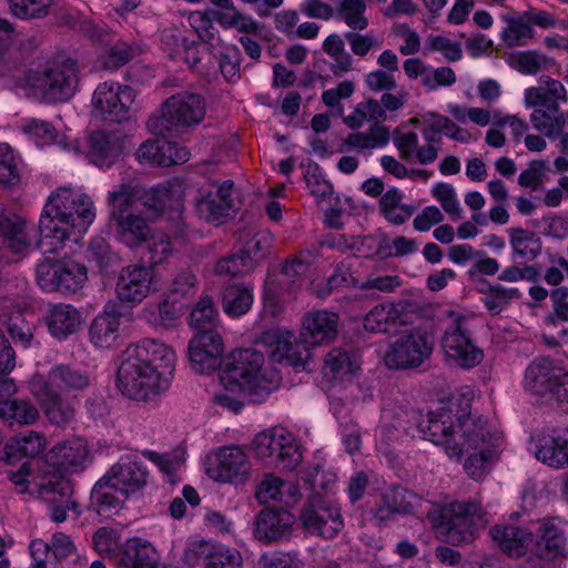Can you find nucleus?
<instances>
[{
  "label": "nucleus",
  "instance_id": "f257e3e1",
  "mask_svg": "<svg viewBox=\"0 0 568 568\" xmlns=\"http://www.w3.org/2000/svg\"><path fill=\"white\" fill-rule=\"evenodd\" d=\"M92 199L68 187H60L51 194L39 220L38 230L42 237L64 243L78 241L95 219Z\"/></svg>",
  "mask_w": 568,
  "mask_h": 568
},
{
  "label": "nucleus",
  "instance_id": "f03ea898",
  "mask_svg": "<svg viewBox=\"0 0 568 568\" xmlns=\"http://www.w3.org/2000/svg\"><path fill=\"white\" fill-rule=\"evenodd\" d=\"M264 354L254 348L230 353L220 372V381L226 390L245 393L252 402H263L281 383L277 371L264 367Z\"/></svg>",
  "mask_w": 568,
  "mask_h": 568
},
{
  "label": "nucleus",
  "instance_id": "7ed1b4c3",
  "mask_svg": "<svg viewBox=\"0 0 568 568\" xmlns=\"http://www.w3.org/2000/svg\"><path fill=\"white\" fill-rule=\"evenodd\" d=\"M304 479L313 491L300 514L303 527L311 534L327 539L334 538L344 527V521L339 508L326 495L317 491V488L323 491L331 490L335 484V476L331 475V478L324 480V471L317 465L306 471Z\"/></svg>",
  "mask_w": 568,
  "mask_h": 568
},
{
  "label": "nucleus",
  "instance_id": "20e7f679",
  "mask_svg": "<svg viewBox=\"0 0 568 568\" xmlns=\"http://www.w3.org/2000/svg\"><path fill=\"white\" fill-rule=\"evenodd\" d=\"M434 528L453 545H467L475 540L479 528L487 523L481 506L475 501H454L435 507L427 515Z\"/></svg>",
  "mask_w": 568,
  "mask_h": 568
},
{
  "label": "nucleus",
  "instance_id": "39448f33",
  "mask_svg": "<svg viewBox=\"0 0 568 568\" xmlns=\"http://www.w3.org/2000/svg\"><path fill=\"white\" fill-rule=\"evenodd\" d=\"M434 528L453 545H467L475 540L479 528L487 523L481 506L475 501H454L435 507L427 515Z\"/></svg>",
  "mask_w": 568,
  "mask_h": 568
},
{
  "label": "nucleus",
  "instance_id": "423d86ee",
  "mask_svg": "<svg viewBox=\"0 0 568 568\" xmlns=\"http://www.w3.org/2000/svg\"><path fill=\"white\" fill-rule=\"evenodd\" d=\"M204 115V99L200 94L183 91L168 98L161 106V114L150 116L146 126L155 135L168 136L197 125Z\"/></svg>",
  "mask_w": 568,
  "mask_h": 568
},
{
  "label": "nucleus",
  "instance_id": "0eeeda50",
  "mask_svg": "<svg viewBox=\"0 0 568 568\" xmlns=\"http://www.w3.org/2000/svg\"><path fill=\"white\" fill-rule=\"evenodd\" d=\"M124 356L116 375L118 387L123 395L135 400H148L168 387L170 378L156 368Z\"/></svg>",
  "mask_w": 568,
  "mask_h": 568
},
{
  "label": "nucleus",
  "instance_id": "6e6552de",
  "mask_svg": "<svg viewBox=\"0 0 568 568\" xmlns=\"http://www.w3.org/2000/svg\"><path fill=\"white\" fill-rule=\"evenodd\" d=\"M525 388L535 395L568 404V373L550 357L534 359L525 372Z\"/></svg>",
  "mask_w": 568,
  "mask_h": 568
},
{
  "label": "nucleus",
  "instance_id": "1a4fd4ad",
  "mask_svg": "<svg viewBox=\"0 0 568 568\" xmlns=\"http://www.w3.org/2000/svg\"><path fill=\"white\" fill-rule=\"evenodd\" d=\"M36 278L45 292L75 293L87 283L88 271L71 258L45 257L37 264Z\"/></svg>",
  "mask_w": 568,
  "mask_h": 568
},
{
  "label": "nucleus",
  "instance_id": "9d476101",
  "mask_svg": "<svg viewBox=\"0 0 568 568\" xmlns=\"http://www.w3.org/2000/svg\"><path fill=\"white\" fill-rule=\"evenodd\" d=\"M28 82L48 102L67 101L74 94L79 83L77 62L64 60L54 63L42 73H31Z\"/></svg>",
  "mask_w": 568,
  "mask_h": 568
},
{
  "label": "nucleus",
  "instance_id": "9b49d317",
  "mask_svg": "<svg viewBox=\"0 0 568 568\" xmlns=\"http://www.w3.org/2000/svg\"><path fill=\"white\" fill-rule=\"evenodd\" d=\"M501 444V436L491 432L487 419L464 416L458 418V435L453 445H448V456L459 458L464 453L499 454Z\"/></svg>",
  "mask_w": 568,
  "mask_h": 568
},
{
  "label": "nucleus",
  "instance_id": "f8f14e48",
  "mask_svg": "<svg viewBox=\"0 0 568 568\" xmlns=\"http://www.w3.org/2000/svg\"><path fill=\"white\" fill-rule=\"evenodd\" d=\"M255 456L277 468L293 470L302 462L300 446L284 429L257 434L252 443Z\"/></svg>",
  "mask_w": 568,
  "mask_h": 568
},
{
  "label": "nucleus",
  "instance_id": "ddd939ff",
  "mask_svg": "<svg viewBox=\"0 0 568 568\" xmlns=\"http://www.w3.org/2000/svg\"><path fill=\"white\" fill-rule=\"evenodd\" d=\"M135 98L136 93L130 85L103 82L93 93L92 105L103 120L121 123L131 119Z\"/></svg>",
  "mask_w": 568,
  "mask_h": 568
},
{
  "label": "nucleus",
  "instance_id": "4468645a",
  "mask_svg": "<svg viewBox=\"0 0 568 568\" xmlns=\"http://www.w3.org/2000/svg\"><path fill=\"white\" fill-rule=\"evenodd\" d=\"M433 351L428 336L417 329L402 332L386 352L384 361L389 368H414L430 356Z\"/></svg>",
  "mask_w": 568,
  "mask_h": 568
},
{
  "label": "nucleus",
  "instance_id": "2eb2a0df",
  "mask_svg": "<svg viewBox=\"0 0 568 568\" xmlns=\"http://www.w3.org/2000/svg\"><path fill=\"white\" fill-rule=\"evenodd\" d=\"M274 363L292 366L297 371L307 368L311 359V347L304 338L298 339L288 331L274 329L261 337Z\"/></svg>",
  "mask_w": 568,
  "mask_h": 568
},
{
  "label": "nucleus",
  "instance_id": "dca6fc26",
  "mask_svg": "<svg viewBox=\"0 0 568 568\" xmlns=\"http://www.w3.org/2000/svg\"><path fill=\"white\" fill-rule=\"evenodd\" d=\"M506 28L500 33V39L507 48L527 45L535 38V30L531 26L540 28H554L557 24L555 17L538 9H529L517 16H503Z\"/></svg>",
  "mask_w": 568,
  "mask_h": 568
},
{
  "label": "nucleus",
  "instance_id": "f3484780",
  "mask_svg": "<svg viewBox=\"0 0 568 568\" xmlns=\"http://www.w3.org/2000/svg\"><path fill=\"white\" fill-rule=\"evenodd\" d=\"M442 347L452 364L470 368L478 365L483 358V352L473 343L465 318H457L446 329L442 338Z\"/></svg>",
  "mask_w": 568,
  "mask_h": 568
},
{
  "label": "nucleus",
  "instance_id": "a211bd4d",
  "mask_svg": "<svg viewBox=\"0 0 568 568\" xmlns=\"http://www.w3.org/2000/svg\"><path fill=\"white\" fill-rule=\"evenodd\" d=\"M183 561L191 568H242L243 564L236 549L204 540L190 544Z\"/></svg>",
  "mask_w": 568,
  "mask_h": 568
},
{
  "label": "nucleus",
  "instance_id": "6ab92c4d",
  "mask_svg": "<svg viewBox=\"0 0 568 568\" xmlns=\"http://www.w3.org/2000/svg\"><path fill=\"white\" fill-rule=\"evenodd\" d=\"M531 545V555L546 561L567 558L568 541L562 520L558 517L540 519Z\"/></svg>",
  "mask_w": 568,
  "mask_h": 568
},
{
  "label": "nucleus",
  "instance_id": "aec40b11",
  "mask_svg": "<svg viewBox=\"0 0 568 568\" xmlns=\"http://www.w3.org/2000/svg\"><path fill=\"white\" fill-rule=\"evenodd\" d=\"M223 353V341L215 329H202L189 343L190 363L199 374H210L217 369Z\"/></svg>",
  "mask_w": 568,
  "mask_h": 568
},
{
  "label": "nucleus",
  "instance_id": "412c9836",
  "mask_svg": "<svg viewBox=\"0 0 568 568\" xmlns=\"http://www.w3.org/2000/svg\"><path fill=\"white\" fill-rule=\"evenodd\" d=\"M233 186L231 180H226L220 185L211 183L207 186H202L195 199L197 214L210 223L222 224L233 206L231 196Z\"/></svg>",
  "mask_w": 568,
  "mask_h": 568
},
{
  "label": "nucleus",
  "instance_id": "4be33fe9",
  "mask_svg": "<svg viewBox=\"0 0 568 568\" xmlns=\"http://www.w3.org/2000/svg\"><path fill=\"white\" fill-rule=\"evenodd\" d=\"M250 460L243 449L236 446L220 448L207 474L222 483L243 484L250 474Z\"/></svg>",
  "mask_w": 568,
  "mask_h": 568
},
{
  "label": "nucleus",
  "instance_id": "5701e85b",
  "mask_svg": "<svg viewBox=\"0 0 568 568\" xmlns=\"http://www.w3.org/2000/svg\"><path fill=\"white\" fill-rule=\"evenodd\" d=\"M36 486L40 497L53 505L52 519L55 523H63L68 510L75 507V503L71 500L73 491L71 481L64 476L52 474L40 477Z\"/></svg>",
  "mask_w": 568,
  "mask_h": 568
},
{
  "label": "nucleus",
  "instance_id": "b1692460",
  "mask_svg": "<svg viewBox=\"0 0 568 568\" xmlns=\"http://www.w3.org/2000/svg\"><path fill=\"white\" fill-rule=\"evenodd\" d=\"M152 268L144 265H128L120 271L115 284L118 298L122 303H141L151 291Z\"/></svg>",
  "mask_w": 568,
  "mask_h": 568
},
{
  "label": "nucleus",
  "instance_id": "393cba45",
  "mask_svg": "<svg viewBox=\"0 0 568 568\" xmlns=\"http://www.w3.org/2000/svg\"><path fill=\"white\" fill-rule=\"evenodd\" d=\"M129 355L144 365L156 368L164 376L171 378L175 365V353L166 344L155 339L144 338L134 346L128 347Z\"/></svg>",
  "mask_w": 568,
  "mask_h": 568
},
{
  "label": "nucleus",
  "instance_id": "a878e982",
  "mask_svg": "<svg viewBox=\"0 0 568 568\" xmlns=\"http://www.w3.org/2000/svg\"><path fill=\"white\" fill-rule=\"evenodd\" d=\"M89 449L82 439H72L54 445L45 455V463L62 473H79L85 468Z\"/></svg>",
  "mask_w": 568,
  "mask_h": 568
},
{
  "label": "nucleus",
  "instance_id": "bb28decb",
  "mask_svg": "<svg viewBox=\"0 0 568 568\" xmlns=\"http://www.w3.org/2000/svg\"><path fill=\"white\" fill-rule=\"evenodd\" d=\"M125 135L120 132L95 131L89 138V159L99 168L112 166L124 152Z\"/></svg>",
  "mask_w": 568,
  "mask_h": 568
},
{
  "label": "nucleus",
  "instance_id": "cd10ccee",
  "mask_svg": "<svg viewBox=\"0 0 568 568\" xmlns=\"http://www.w3.org/2000/svg\"><path fill=\"white\" fill-rule=\"evenodd\" d=\"M106 474L124 498L130 494L141 490L146 485L149 478V470L143 463L131 457L120 459Z\"/></svg>",
  "mask_w": 568,
  "mask_h": 568
},
{
  "label": "nucleus",
  "instance_id": "c85d7f7f",
  "mask_svg": "<svg viewBox=\"0 0 568 568\" xmlns=\"http://www.w3.org/2000/svg\"><path fill=\"white\" fill-rule=\"evenodd\" d=\"M294 521L287 510L264 508L256 516L254 536L265 542L282 540L291 535Z\"/></svg>",
  "mask_w": 568,
  "mask_h": 568
},
{
  "label": "nucleus",
  "instance_id": "c756f323",
  "mask_svg": "<svg viewBox=\"0 0 568 568\" xmlns=\"http://www.w3.org/2000/svg\"><path fill=\"white\" fill-rule=\"evenodd\" d=\"M489 536L500 551L510 558L525 556L534 540L531 530L516 525H495L489 529Z\"/></svg>",
  "mask_w": 568,
  "mask_h": 568
},
{
  "label": "nucleus",
  "instance_id": "7c9ffc66",
  "mask_svg": "<svg viewBox=\"0 0 568 568\" xmlns=\"http://www.w3.org/2000/svg\"><path fill=\"white\" fill-rule=\"evenodd\" d=\"M420 433L428 440L445 447L448 454V445H453L458 435V424L453 422L450 409L442 408L427 414L418 424Z\"/></svg>",
  "mask_w": 568,
  "mask_h": 568
},
{
  "label": "nucleus",
  "instance_id": "2f4dec72",
  "mask_svg": "<svg viewBox=\"0 0 568 568\" xmlns=\"http://www.w3.org/2000/svg\"><path fill=\"white\" fill-rule=\"evenodd\" d=\"M338 321V315L333 312H311L303 320L302 336L310 347L328 343L337 335Z\"/></svg>",
  "mask_w": 568,
  "mask_h": 568
},
{
  "label": "nucleus",
  "instance_id": "473e14b6",
  "mask_svg": "<svg viewBox=\"0 0 568 568\" xmlns=\"http://www.w3.org/2000/svg\"><path fill=\"white\" fill-rule=\"evenodd\" d=\"M149 220V216H145L143 211L113 219L118 240L130 248L142 246L153 239Z\"/></svg>",
  "mask_w": 568,
  "mask_h": 568
},
{
  "label": "nucleus",
  "instance_id": "72a5a7b5",
  "mask_svg": "<svg viewBox=\"0 0 568 568\" xmlns=\"http://www.w3.org/2000/svg\"><path fill=\"white\" fill-rule=\"evenodd\" d=\"M141 193L140 210L151 220L162 213L169 202L181 196L182 183L171 180L148 190L141 185Z\"/></svg>",
  "mask_w": 568,
  "mask_h": 568
},
{
  "label": "nucleus",
  "instance_id": "f704fd0d",
  "mask_svg": "<svg viewBox=\"0 0 568 568\" xmlns=\"http://www.w3.org/2000/svg\"><path fill=\"white\" fill-rule=\"evenodd\" d=\"M81 322V313L73 305L64 303L49 305L45 323L52 336L65 338L79 329Z\"/></svg>",
  "mask_w": 568,
  "mask_h": 568
},
{
  "label": "nucleus",
  "instance_id": "c9c22d12",
  "mask_svg": "<svg viewBox=\"0 0 568 568\" xmlns=\"http://www.w3.org/2000/svg\"><path fill=\"white\" fill-rule=\"evenodd\" d=\"M141 194V184L138 182L129 181L115 185L108 194L111 219L139 213Z\"/></svg>",
  "mask_w": 568,
  "mask_h": 568
},
{
  "label": "nucleus",
  "instance_id": "e433bc0d",
  "mask_svg": "<svg viewBox=\"0 0 568 568\" xmlns=\"http://www.w3.org/2000/svg\"><path fill=\"white\" fill-rule=\"evenodd\" d=\"M534 108L529 116L532 128L551 140L559 138L568 122V111H561L557 103Z\"/></svg>",
  "mask_w": 568,
  "mask_h": 568
},
{
  "label": "nucleus",
  "instance_id": "4c0bfd02",
  "mask_svg": "<svg viewBox=\"0 0 568 568\" xmlns=\"http://www.w3.org/2000/svg\"><path fill=\"white\" fill-rule=\"evenodd\" d=\"M156 550L140 539H130L124 545L118 568H158Z\"/></svg>",
  "mask_w": 568,
  "mask_h": 568
},
{
  "label": "nucleus",
  "instance_id": "58836bf2",
  "mask_svg": "<svg viewBox=\"0 0 568 568\" xmlns=\"http://www.w3.org/2000/svg\"><path fill=\"white\" fill-rule=\"evenodd\" d=\"M540 87L529 88L525 91L526 106L548 105L549 103L560 102L566 103L568 95L565 85L548 75H542L539 79Z\"/></svg>",
  "mask_w": 568,
  "mask_h": 568
},
{
  "label": "nucleus",
  "instance_id": "ea45409f",
  "mask_svg": "<svg viewBox=\"0 0 568 568\" xmlns=\"http://www.w3.org/2000/svg\"><path fill=\"white\" fill-rule=\"evenodd\" d=\"M395 145L404 161L415 160L419 164L427 165L436 161L439 149L435 144L419 145L415 132L404 133L395 139Z\"/></svg>",
  "mask_w": 568,
  "mask_h": 568
},
{
  "label": "nucleus",
  "instance_id": "a19ab883",
  "mask_svg": "<svg viewBox=\"0 0 568 568\" xmlns=\"http://www.w3.org/2000/svg\"><path fill=\"white\" fill-rule=\"evenodd\" d=\"M403 324L402 311L394 303L376 305L364 317V328L372 333H388Z\"/></svg>",
  "mask_w": 568,
  "mask_h": 568
},
{
  "label": "nucleus",
  "instance_id": "79ce46f5",
  "mask_svg": "<svg viewBox=\"0 0 568 568\" xmlns=\"http://www.w3.org/2000/svg\"><path fill=\"white\" fill-rule=\"evenodd\" d=\"M44 448L45 438L38 432L27 430L10 438L6 444L4 452L9 462H16L22 457L33 458Z\"/></svg>",
  "mask_w": 568,
  "mask_h": 568
},
{
  "label": "nucleus",
  "instance_id": "37998d69",
  "mask_svg": "<svg viewBox=\"0 0 568 568\" xmlns=\"http://www.w3.org/2000/svg\"><path fill=\"white\" fill-rule=\"evenodd\" d=\"M0 235L13 253H22L30 246L26 222L14 213L0 210Z\"/></svg>",
  "mask_w": 568,
  "mask_h": 568
},
{
  "label": "nucleus",
  "instance_id": "c03bdc74",
  "mask_svg": "<svg viewBox=\"0 0 568 568\" xmlns=\"http://www.w3.org/2000/svg\"><path fill=\"white\" fill-rule=\"evenodd\" d=\"M404 194L396 187L385 192L378 203L381 214L392 224L402 225L415 213L416 207L403 204Z\"/></svg>",
  "mask_w": 568,
  "mask_h": 568
},
{
  "label": "nucleus",
  "instance_id": "a18cd8bd",
  "mask_svg": "<svg viewBox=\"0 0 568 568\" xmlns=\"http://www.w3.org/2000/svg\"><path fill=\"white\" fill-rule=\"evenodd\" d=\"M39 410L27 399H4L0 400V418L8 422L11 426L32 425L39 419Z\"/></svg>",
  "mask_w": 568,
  "mask_h": 568
},
{
  "label": "nucleus",
  "instance_id": "49530a36",
  "mask_svg": "<svg viewBox=\"0 0 568 568\" xmlns=\"http://www.w3.org/2000/svg\"><path fill=\"white\" fill-rule=\"evenodd\" d=\"M49 382L52 386L65 390H83L90 385V376L70 365H58L53 367L49 375Z\"/></svg>",
  "mask_w": 568,
  "mask_h": 568
},
{
  "label": "nucleus",
  "instance_id": "de8ad7c7",
  "mask_svg": "<svg viewBox=\"0 0 568 568\" xmlns=\"http://www.w3.org/2000/svg\"><path fill=\"white\" fill-rule=\"evenodd\" d=\"M253 304V290L242 283L232 284L224 288L222 306L224 312L233 317L246 314Z\"/></svg>",
  "mask_w": 568,
  "mask_h": 568
},
{
  "label": "nucleus",
  "instance_id": "09e8293b",
  "mask_svg": "<svg viewBox=\"0 0 568 568\" xmlns=\"http://www.w3.org/2000/svg\"><path fill=\"white\" fill-rule=\"evenodd\" d=\"M120 316L103 312L92 322L89 331L91 342L101 347H110L118 337Z\"/></svg>",
  "mask_w": 568,
  "mask_h": 568
},
{
  "label": "nucleus",
  "instance_id": "8fccbe9b",
  "mask_svg": "<svg viewBox=\"0 0 568 568\" xmlns=\"http://www.w3.org/2000/svg\"><path fill=\"white\" fill-rule=\"evenodd\" d=\"M390 139L387 126L374 123L367 132L351 133L343 142V146L357 151L385 146Z\"/></svg>",
  "mask_w": 568,
  "mask_h": 568
},
{
  "label": "nucleus",
  "instance_id": "3c124183",
  "mask_svg": "<svg viewBox=\"0 0 568 568\" xmlns=\"http://www.w3.org/2000/svg\"><path fill=\"white\" fill-rule=\"evenodd\" d=\"M359 361L355 354L342 348H333L324 359V372L334 378H345L359 369Z\"/></svg>",
  "mask_w": 568,
  "mask_h": 568
},
{
  "label": "nucleus",
  "instance_id": "603ef678",
  "mask_svg": "<svg viewBox=\"0 0 568 568\" xmlns=\"http://www.w3.org/2000/svg\"><path fill=\"white\" fill-rule=\"evenodd\" d=\"M143 317L145 321L155 326L170 328L176 325L180 317V310L175 300H163L159 303H149L143 308Z\"/></svg>",
  "mask_w": 568,
  "mask_h": 568
},
{
  "label": "nucleus",
  "instance_id": "864d4df0",
  "mask_svg": "<svg viewBox=\"0 0 568 568\" xmlns=\"http://www.w3.org/2000/svg\"><path fill=\"white\" fill-rule=\"evenodd\" d=\"M508 232L515 255L531 261L540 254L541 241L535 232L521 227H513Z\"/></svg>",
  "mask_w": 568,
  "mask_h": 568
},
{
  "label": "nucleus",
  "instance_id": "5fc2aeb1",
  "mask_svg": "<svg viewBox=\"0 0 568 568\" xmlns=\"http://www.w3.org/2000/svg\"><path fill=\"white\" fill-rule=\"evenodd\" d=\"M171 143L158 140H149L143 142L136 150V159L141 164L155 166H171L172 161L169 159Z\"/></svg>",
  "mask_w": 568,
  "mask_h": 568
},
{
  "label": "nucleus",
  "instance_id": "6e6d98bb",
  "mask_svg": "<svg viewBox=\"0 0 568 568\" xmlns=\"http://www.w3.org/2000/svg\"><path fill=\"white\" fill-rule=\"evenodd\" d=\"M43 407L47 418L51 424L57 426H65L74 417V409L52 390L45 389Z\"/></svg>",
  "mask_w": 568,
  "mask_h": 568
},
{
  "label": "nucleus",
  "instance_id": "4d7b16f0",
  "mask_svg": "<svg viewBox=\"0 0 568 568\" xmlns=\"http://www.w3.org/2000/svg\"><path fill=\"white\" fill-rule=\"evenodd\" d=\"M365 11L366 4L363 0H342L335 10V16L352 30L362 31L368 27Z\"/></svg>",
  "mask_w": 568,
  "mask_h": 568
},
{
  "label": "nucleus",
  "instance_id": "13d9d810",
  "mask_svg": "<svg viewBox=\"0 0 568 568\" xmlns=\"http://www.w3.org/2000/svg\"><path fill=\"white\" fill-rule=\"evenodd\" d=\"M255 265L253 260L241 250L237 253L226 255L220 258L215 266L219 275L225 276H243L251 273Z\"/></svg>",
  "mask_w": 568,
  "mask_h": 568
},
{
  "label": "nucleus",
  "instance_id": "bf43d9fd",
  "mask_svg": "<svg viewBox=\"0 0 568 568\" xmlns=\"http://www.w3.org/2000/svg\"><path fill=\"white\" fill-rule=\"evenodd\" d=\"M120 489L115 487L112 479L105 474L93 487L92 499L100 507V510L116 509L123 499L118 495Z\"/></svg>",
  "mask_w": 568,
  "mask_h": 568
},
{
  "label": "nucleus",
  "instance_id": "052dcab7",
  "mask_svg": "<svg viewBox=\"0 0 568 568\" xmlns=\"http://www.w3.org/2000/svg\"><path fill=\"white\" fill-rule=\"evenodd\" d=\"M480 292L485 294L484 305L493 314H499L511 300L520 297V292L517 288H505L499 284L488 285Z\"/></svg>",
  "mask_w": 568,
  "mask_h": 568
},
{
  "label": "nucleus",
  "instance_id": "680f3d73",
  "mask_svg": "<svg viewBox=\"0 0 568 568\" xmlns=\"http://www.w3.org/2000/svg\"><path fill=\"white\" fill-rule=\"evenodd\" d=\"M190 322L199 332L202 329H215L217 322V311L211 297H202L193 308L190 315Z\"/></svg>",
  "mask_w": 568,
  "mask_h": 568
},
{
  "label": "nucleus",
  "instance_id": "e2e57ef3",
  "mask_svg": "<svg viewBox=\"0 0 568 568\" xmlns=\"http://www.w3.org/2000/svg\"><path fill=\"white\" fill-rule=\"evenodd\" d=\"M534 454L538 460L551 467L562 468L566 466L558 436L544 437L535 446Z\"/></svg>",
  "mask_w": 568,
  "mask_h": 568
},
{
  "label": "nucleus",
  "instance_id": "0e129e2a",
  "mask_svg": "<svg viewBox=\"0 0 568 568\" xmlns=\"http://www.w3.org/2000/svg\"><path fill=\"white\" fill-rule=\"evenodd\" d=\"M11 12L21 19H41L49 14L53 0H8Z\"/></svg>",
  "mask_w": 568,
  "mask_h": 568
},
{
  "label": "nucleus",
  "instance_id": "69168bd1",
  "mask_svg": "<svg viewBox=\"0 0 568 568\" xmlns=\"http://www.w3.org/2000/svg\"><path fill=\"white\" fill-rule=\"evenodd\" d=\"M19 182L20 173L13 150L8 143H0V184L13 186Z\"/></svg>",
  "mask_w": 568,
  "mask_h": 568
},
{
  "label": "nucleus",
  "instance_id": "338daca9",
  "mask_svg": "<svg viewBox=\"0 0 568 568\" xmlns=\"http://www.w3.org/2000/svg\"><path fill=\"white\" fill-rule=\"evenodd\" d=\"M304 179L311 194L316 197L317 201H324L333 193V185L329 181L324 179L317 164L307 166Z\"/></svg>",
  "mask_w": 568,
  "mask_h": 568
},
{
  "label": "nucleus",
  "instance_id": "774afa93",
  "mask_svg": "<svg viewBox=\"0 0 568 568\" xmlns=\"http://www.w3.org/2000/svg\"><path fill=\"white\" fill-rule=\"evenodd\" d=\"M383 503L396 511V514H407L414 508V494L403 487H393L383 495Z\"/></svg>",
  "mask_w": 568,
  "mask_h": 568
}]
</instances>
